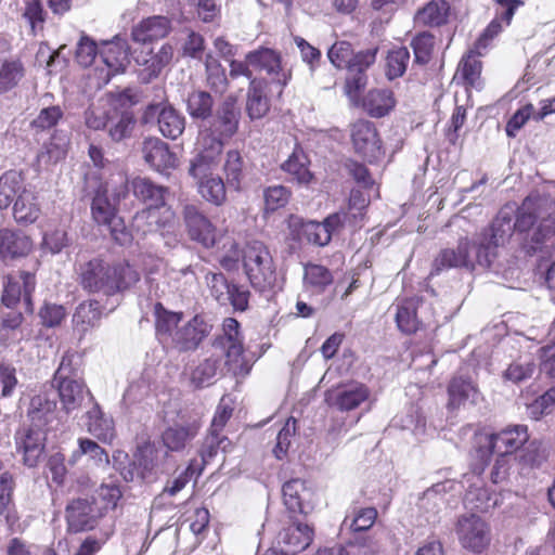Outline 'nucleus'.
Wrapping results in <instances>:
<instances>
[{
	"instance_id": "f257e3e1",
	"label": "nucleus",
	"mask_w": 555,
	"mask_h": 555,
	"mask_svg": "<svg viewBox=\"0 0 555 555\" xmlns=\"http://www.w3.org/2000/svg\"><path fill=\"white\" fill-rule=\"evenodd\" d=\"M79 280L85 291L111 298L134 285L140 274L125 260L109 262L93 258L80 264Z\"/></svg>"
},
{
	"instance_id": "f03ea898",
	"label": "nucleus",
	"mask_w": 555,
	"mask_h": 555,
	"mask_svg": "<svg viewBox=\"0 0 555 555\" xmlns=\"http://www.w3.org/2000/svg\"><path fill=\"white\" fill-rule=\"evenodd\" d=\"M52 386L56 388L62 409L70 414L81 408H89L95 399L77 376V370L73 366V357L65 354L54 374Z\"/></svg>"
},
{
	"instance_id": "7ed1b4c3",
	"label": "nucleus",
	"mask_w": 555,
	"mask_h": 555,
	"mask_svg": "<svg viewBox=\"0 0 555 555\" xmlns=\"http://www.w3.org/2000/svg\"><path fill=\"white\" fill-rule=\"evenodd\" d=\"M493 260L490 245L470 243L468 238H461L456 248L442 249L433 262V272L440 273L452 268L474 270L476 264L488 268Z\"/></svg>"
},
{
	"instance_id": "20e7f679",
	"label": "nucleus",
	"mask_w": 555,
	"mask_h": 555,
	"mask_svg": "<svg viewBox=\"0 0 555 555\" xmlns=\"http://www.w3.org/2000/svg\"><path fill=\"white\" fill-rule=\"evenodd\" d=\"M223 142L210 131H201L193 156L189 160L188 176L193 184L218 175Z\"/></svg>"
},
{
	"instance_id": "39448f33",
	"label": "nucleus",
	"mask_w": 555,
	"mask_h": 555,
	"mask_svg": "<svg viewBox=\"0 0 555 555\" xmlns=\"http://www.w3.org/2000/svg\"><path fill=\"white\" fill-rule=\"evenodd\" d=\"M245 273L254 288L263 292L273 287L276 273L268 247L259 241L249 242L243 250Z\"/></svg>"
},
{
	"instance_id": "423d86ee",
	"label": "nucleus",
	"mask_w": 555,
	"mask_h": 555,
	"mask_svg": "<svg viewBox=\"0 0 555 555\" xmlns=\"http://www.w3.org/2000/svg\"><path fill=\"white\" fill-rule=\"evenodd\" d=\"M548 198L539 193H532L526 197L518 209L516 221L513 222L515 230L519 232L528 231L535 222H540L532 241L537 244L543 243L555 234V227L547 217L545 206Z\"/></svg>"
},
{
	"instance_id": "0eeeda50",
	"label": "nucleus",
	"mask_w": 555,
	"mask_h": 555,
	"mask_svg": "<svg viewBox=\"0 0 555 555\" xmlns=\"http://www.w3.org/2000/svg\"><path fill=\"white\" fill-rule=\"evenodd\" d=\"M215 346L222 350L224 364L233 375L245 376L249 373L251 365L244 356L243 336L235 319L223 320L222 334L216 339Z\"/></svg>"
},
{
	"instance_id": "6e6552de",
	"label": "nucleus",
	"mask_w": 555,
	"mask_h": 555,
	"mask_svg": "<svg viewBox=\"0 0 555 555\" xmlns=\"http://www.w3.org/2000/svg\"><path fill=\"white\" fill-rule=\"evenodd\" d=\"M129 191V184L125 176L118 173L99 190L92 201V216L99 224H111L116 215V205L125 198Z\"/></svg>"
},
{
	"instance_id": "1a4fd4ad",
	"label": "nucleus",
	"mask_w": 555,
	"mask_h": 555,
	"mask_svg": "<svg viewBox=\"0 0 555 555\" xmlns=\"http://www.w3.org/2000/svg\"><path fill=\"white\" fill-rule=\"evenodd\" d=\"M282 60L281 52L267 47H259L246 54L248 64L256 70L266 73L280 92L292 79V69L283 66Z\"/></svg>"
},
{
	"instance_id": "9d476101",
	"label": "nucleus",
	"mask_w": 555,
	"mask_h": 555,
	"mask_svg": "<svg viewBox=\"0 0 555 555\" xmlns=\"http://www.w3.org/2000/svg\"><path fill=\"white\" fill-rule=\"evenodd\" d=\"M351 141L356 153L370 163L378 160L383 155L382 142L373 122L358 120L351 126Z\"/></svg>"
},
{
	"instance_id": "9b49d317",
	"label": "nucleus",
	"mask_w": 555,
	"mask_h": 555,
	"mask_svg": "<svg viewBox=\"0 0 555 555\" xmlns=\"http://www.w3.org/2000/svg\"><path fill=\"white\" fill-rule=\"evenodd\" d=\"M456 533L462 545L474 552H481L490 541L487 524L476 514L459 518Z\"/></svg>"
},
{
	"instance_id": "f8f14e48",
	"label": "nucleus",
	"mask_w": 555,
	"mask_h": 555,
	"mask_svg": "<svg viewBox=\"0 0 555 555\" xmlns=\"http://www.w3.org/2000/svg\"><path fill=\"white\" fill-rule=\"evenodd\" d=\"M183 218L188 234L192 241H195L206 248L216 244V228L210 220L195 206L185 205L183 208Z\"/></svg>"
},
{
	"instance_id": "ddd939ff",
	"label": "nucleus",
	"mask_w": 555,
	"mask_h": 555,
	"mask_svg": "<svg viewBox=\"0 0 555 555\" xmlns=\"http://www.w3.org/2000/svg\"><path fill=\"white\" fill-rule=\"evenodd\" d=\"M36 279L33 273L22 271L18 279L8 276L2 293V304L8 308L14 307L23 296L26 310L33 312L31 294L35 291Z\"/></svg>"
},
{
	"instance_id": "4468645a",
	"label": "nucleus",
	"mask_w": 555,
	"mask_h": 555,
	"mask_svg": "<svg viewBox=\"0 0 555 555\" xmlns=\"http://www.w3.org/2000/svg\"><path fill=\"white\" fill-rule=\"evenodd\" d=\"M155 116H157L158 129L165 138L176 140L183 133L185 119L173 107L162 104H150L144 113V118L147 121Z\"/></svg>"
},
{
	"instance_id": "2eb2a0df",
	"label": "nucleus",
	"mask_w": 555,
	"mask_h": 555,
	"mask_svg": "<svg viewBox=\"0 0 555 555\" xmlns=\"http://www.w3.org/2000/svg\"><path fill=\"white\" fill-rule=\"evenodd\" d=\"M46 435L42 427H23L15 434L17 452L23 454L24 463L34 467L37 465L43 449Z\"/></svg>"
},
{
	"instance_id": "dca6fc26",
	"label": "nucleus",
	"mask_w": 555,
	"mask_h": 555,
	"mask_svg": "<svg viewBox=\"0 0 555 555\" xmlns=\"http://www.w3.org/2000/svg\"><path fill=\"white\" fill-rule=\"evenodd\" d=\"M66 520L69 531L80 532L95 527L99 513L94 503L88 499L73 500L66 506Z\"/></svg>"
},
{
	"instance_id": "f3484780",
	"label": "nucleus",
	"mask_w": 555,
	"mask_h": 555,
	"mask_svg": "<svg viewBox=\"0 0 555 555\" xmlns=\"http://www.w3.org/2000/svg\"><path fill=\"white\" fill-rule=\"evenodd\" d=\"M528 439L527 426L513 425L492 434L489 438V447L492 453L503 456L516 452Z\"/></svg>"
},
{
	"instance_id": "a211bd4d",
	"label": "nucleus",
	"mask_w": 555,
	"mask_h": 555,
	"mask_svg": "<svg viewBox=\"0 0 555 555\" xmlns=\"http://www.w3.org/2000/svg\"><path fill=\"white\" fill-rule=\"evenodd\" d=\"M208 325L199 317H194L183 326L176 330L175 335L167 346L178 351H190L196 349L207 336Z\"/></svg>"
},
{
	"instance_id": "6ab92c4d",
	"label": "nucleus",
	"mask_w": 555,
	"mask_h": 555,
	"mask_svg": "<svg viewBox=\"0 0 555 555\" xmlns=\"http://www.w3.org/2000/svg\"><path fill=\"white\" fill-rule=\"evenodd\" d=\"M287 223L289 233L296 241L306 240L317 246H325L331 242L330 232L322 222L305 221L298 216H291Z\"/></svg>"
},
{
	"instance_id": "aec40b11",
	"label": "nucleus",
	"mask_w": 555,
	"mask_h": 555,
	"mask_svg": "<svg viewBox=\"0 0 555 555\" xmlns=\"http://www.w3.org/2000/svg\"><path fill=\"white\" fill-rule=\"evenodd\" d=\"M314 531L307 525L296 522L284 528L278 538L281 552L285 555H295L305 551L313 541Z\"/></svg>"
},
{
	"instance_id": "412c9836",
	"label": "nucleus",
	"mask_w": 555,
	"mask_h": 555,
	"mask_svg": "<svg viewBox=\"0 0 555 555\" xmlns=\"http://www.w3.org/2000/svg\"><path fill=\"white\" fill-rule=\"evenodd\" d=\"M173 49L169 43L163 44L157 52L152 50L144 52L141 51L135 61L139 65L143 66L140 72V80L149 83L152 79L156 78L164 67H166L172 60Z\"/></svg>"
},
{
	"instance_id": "4be33fe9",
	"label": "nucleus",
	"mask_w": 555,
	"mask_h": 555,
	"mask_svg": "<svg viewBox=\"0 0 555 555\" xmlns=\"http://www.w3.org/2000/svg\"><path fill=\"white\" fill-rule=\"evenodd\" d=\"M514 230L513 208L504 207L499 211L490 228L481 234L477 243L483 242L485 245H490L494 258L495 248L507 242Z\"/></svg>"
},
{
	"instance_id": "5701e85b",
	"label": "nucleus",
	"mask_w": 555,
	"mask_h": 555,
	"mask_svg": "<svg viewBox=\"0 0 555 555\" xmlns=\"http://www.w3.org/2000/svg\"><path fill=\"white\" fill-rule=\"evenodd\" d=\"M142 155L146 164L157 171L172 169L177 166V156L167 143L158 138H146L142 143Z\"/></svg>"
},
{
	"instance_id": "b1692460",
	"label": "nucleus",
	"mask_w": 555,
	"mask_h": 555,
	"mask_svg": "<svg viewBox=\"0 0 555 555\" xmlns=\"http://www.w3.org/2000/svg\"><path fill=\"white\" fill-rule=\"evenodd\" d=\"M173 217L175 214L170 208H165L163 211L154 208H144L134 215L132 229L138 235L144 236L169 227Z\"/></svg>"
},
{
	"instance_id": "393cba45",
	"label": "nucleus",
	"mask_w": 555,
	"mask_h": 555,
	"mask_svg": "<svg viewBox=\"0 0 555 555\" xmlns=\"http://www.w3.org/2000/svg\"><path fill=\"white\" fill-rule=\"evenodd\" d=\"M85 418L89 434L104 443L113 442L116 437L114 420L102 411L96 401L87 409Z\"/></svg>"
},
{
	"instance_id": "a878e982",
	"label": "nucleus",
	"mask_w": 555,
	"mask_h": 555,
	"mask_svg": "<svg viewBox=\"0 0 555 555\" xmlns=\"http://www.w3.org/2000/svg\"><path fill=\"white\" fill-rule=\"evenodd\" d=\"M31 248V240L23 232L8 228L0 229V259L25 257Z\"/></svg>"
},
{
	"instance_id": "bb28decb",
	"label": "nucleus",
	"mask_w": 555,
	"mask_h": 555,
	"mask_svg": "<svg viewBox=\"0 0 555 555\" xmlns=\"http://www.w3.org/2000/svg\"><path fill=\"white\" fill-rule=\"evenodd\" d=\"M133 195L146 205L145 208L165 209L167 188L154 183L147 178L137 177L130 182Z\"/></svg>"
},
{
	"instance_id": "cd10ccee",
	"label": "nucleus",
	"mask_w": 555,
	"mask_h": 555,
	"mask_svg": "<svg viewBox=\"0 0 555 555\" xmlns=\"http://www.w3.org/2000/svg\"><path fill=\"white\" fill-rule=\"evenodd\" d=\"M238 114L240 113L236 108L235 101L232 98H228L219 107L212 127L204 129L203 131L212 132L223 142L224 138H230L236 132L238 125Z\"/></svg>"
},
{
	"instance_id": "c85d7f7f",
	"label": "nucleus",
	"mask_w": 555,
	"mask_h": 555,
	"mask_svg": "<svg viewBox=\"0 0 555 555\" xmlns=\"http://www.w3.org/2000/svg\"><path fill=\"white\" fill-rule=\"evenodd\" d=\"M170 31V21L160 15L151 16L137 24L131 31L135 42L147 43L166 37Z\"/></svg>"
},
{
	"instance_id": "c756f323",
	"label": "nucleus",
	"mask_w": 555,
	"mask_h": 555,
	"mask_svg": "<svg viewBox=\"0 0 555 555\" xmlns=\"http://www.w3.org/2000/svg\"><path fill=\"white\" fill-rule=\"evenodd\" d=\"M370 396L369 388L363 384H352L336 392L330 393L326 398L330 405L340 411H350L366 401Z\"/></svg>"
},
{
	"instance_id": "7c9ffc66",
	"label": "nucleus",
	"mask_w": 555,
	"mask_h": 555,
	"mask_svg": "<svg viewBox=\"0 0 555 555\" xmlns=\"http://www.w3.org/2000/svg\"><path fill=\"white\" fill-rule=\"evenodd\" d=\"M100 56L113 74L125 72L129 64V47L125 39L115 37L105 42L100 51Z\"/></svg>"
},
{
	"instance_id": "2f4dec72",
	"label": "nucleus",
	"mask_w": 555,
	"mask_h": 555,
	"mask_svg": "<svg viewBox=\"0 0 555 555\" xmlns=\"http://www.w3.org/2000/svg\"><path fill=\"white\" fill-rule=\"evenodd\" d=\"M448 406L450 409H457L467 402L470 404H477L480 399V393L474 383L469 378H465L463 376H455L452 378L448 387Z\"/></svg>"
},
{
	"instance_id": "473e14b6",
	"label": "nucleus",
	"mask_w": 555,
	"mask_h": 555,
	"mask_svg": "<svg viewBox=\"0 0 555 555\" xmlns=\"http://www.w3.org/2000/svg\"><path fill=\"white\" fill-rule=\"evenodd\" d=\"M221 372V354H211L201 360L190 372V382L195 388L214 385Z\"/></svg>"
},
{
	"instance_id": "72a5a7b5",
	"label": "nucleus",
	"mask_w": 555,
	"mask_h": 555,
	"mask_svg": "<svg viewBox=\"0 0 555 555\" xmlns=\"http://www.w3.org/2000/svg\"><path fill=\"white\" fill-rule=\"evenodd\" d=\"M197 434L198 426L194 423L188 425H173L164 430L162 440L167 450L180 452L186 448Z\"/></svg>"
},
{
	"instance_id": "f704fd0d",
	"label": "nucleus",
	"mask_w": 555,
	"mask_h": 555,
	"mask_svg": "<svg viewBox=\"0 0 555 555\" xmlns=\"http://www.w3.org/2000/svg\"><path fill=\"white\" fill-rule=\"evenodd\" d=\"M267 82L263 79H251L247 93L246 109L251 119L262 118L270 108L269 99L266 95Z\"/></svg>"
},
{
	"instance_id": "c9c22d12",
	"label": "nucleus",
	"mask_w": 555,
	"mask_h": 555,
	"mask_svg": "<svg viewBox=\"0 0 555 555\" xmlns=\"http://www.w3.org/2000/svg\"><path fill=\"white\" fill-rule=\"evenodd\" d=\"M155 318L156 336L162 344L168 345L178 330L182 313L168 311L160 304H156Z\"/></svg>"
},
{
	"instance_id": "e433bc0d",
	"label": "nucleus",
	"mask_w": 555,
	"mask_h": 555,
	"mask_svg": "<svg viewBox=\"0 0 555 555\" xmlns=\"http://www.w3.org/2000/svg\"><path fill=\"white\" fill-rule=\"evenodd\" d=\"M40 215V207L35 194L26 189L18 194L14 206L13 216L18 223H33Z\"/></svg>"
},
{
	"instance_id": "4c0bfd02",
	"label": "nucleus",
	"mask_w": 555,
	"mask_h": 555,
	"mask_svg": "<svg viewBox=\"0 0 555 555\" xmlns=\"http://www.w3.org/2000/svg\"><path fill=\"white\" fill-rule=\"evenodd\" d=\"M104 309L98 300L79 304L73 317L75 328L86 333L89 328L96 326Z\"/></svg>"
},
{
	"instance_id": "58836bf2",
	"label": "nucleus",
	"mask_w": 555,
	"mask_h": 555,
	"mask_svg": "<svg viewBox=\"0 0 555 555\" xmlns=\"http://www.w3.org/2000/svg\"><path fill=\"white\" fill-rule=\"evenodd\" d=\"M395 106L393 94L388 89L369 91L363 101L364 109L375 118L387 115Z\"/></svg>"
},
{
	"instance_id": "ea45409f",
	"label": "nucleus",
	"mask_w": 555,
	"mask_h": 555,
	"mask_svg": "<svg viewBox=\"0 0 555 555\" xmlns=\"http://www.w3.org/2000/svg\"><path fill=\"white\" fill-rule=\"evenodd\" d=\"M56 402L49 399L46 393H39L31 398L28 416L35 427H42L54 417Z\"/></svg>"
},
{
	"instance_id": "a19ab883",
	"label": "nucleus",
	"mask_w": 555,
	"mask_h": 555,
	"mask_svg": "<svg viewBox=\"0 0 555 555\" xmlns=\"http://www.w3.org/2000/svg\"><path fill=\"white\" fill-rule=\"evenodd\" d=\"M25 76V67L18 57L3 60L0 63V95L18 86Z\"/></svg>"
},
{
	"instance_id": "79ce46f5",
	"label": "nucleus",
	"mask_w": 555,
	"mask_h": 555,
	"mask_svg": "<svg viewBox=\"0 0 555 555\" xmlns=\"http://www.w3.org/2000/svg\"><path fill=\"white\" fill-rule=\"evenodd\" d=\"M308 164L309 160L305 152L301 149H295L292 155L282 164V169L299 184H307L312 179Z\"/></svg>"
},
{
	"instance_id": "37998d69",
	"label": "nucleus",
	"mask_w": 555,
	"mask_h": 555,
	"mask_svg": "<svg viewBox=\"0 0 555 555\" xmlns=\"http://www.w3.org/2000/svg\"><path fill=\"white\" fill-rule=\"evenodd\" d=\"M283 501L291 513H306L304 499L307 492L306 482L299 478L286 481L282 488Z\"/></svg>"
},
{
	"instance_id": "c03bdc74",
	"label": "nucleus",
	"mask_w": 555,
	"mask_h": 555,
	"mask_svg": "<svg viewBox=\"0 0 555 555\" xmlns=\"http://www.w3.org/2000/svg\"><path fill=\"white\" fill-rule=\"evenodd\" d=\"M198 194L208 203L221 206L227 199V189L223 179L217 175L193 184Z\"/></svg>"
},
{
	"instance_id": "a18cd8bd",
	"label": "nucleus",
	"mask_w": 555,
	"mask_h": 555,
	"mask_svg": "<svg viewBox=\"0 0 555 555\" xmlns=\"http://www.w3.org/2000/svg\"><path fill=\"white\" fill-rule=\"evenodd\" d=\"M377 518V511L374 507L353 509L341 522V531L361 532L369 530Z\"/></svg>"
},
{
	"instance_id": "49530a36",
	"label": "nucleus",
	"mask_w": 555,
	"mask_h": 555,
	"mask_svg": "<svg viewBox=\"0 0 555 555\" xmlns=\"http://www.w3.org/2000/svg\"><path fill=\"white\" fill-rule=\"evenodd\" d=\"M450 5L446 0H431L416 14L420 24L440 26L447 22Z\"/></svg>"
},
{
	"instance_id": "de8ad7c7",
	"label": "nucleus",
	"mask_w": 555,
	"mask_h": 555,
	"mask_svg": "<svg viewBox=\"0 0 555 555\" xmlns=\"http://www.w3.org/2000/svg\"><path fill=\"white\" fill-rule=\"evenodd\" d=\"M23 189V178L20 172L11 170L3 173L0 177V210L8 208Z\"/></svg>"
},
{
	"instance_id": "09e8293b",
	"label": "nucleus",
	"mask_w": 555,
	"mask_h": 555,
	"mask_svg": "<svg viewBox=\"0 0 555 555\" xmlns=\"http://www.w3.org/2000/svg\"><path fill=\"white\" fill-rule=\"evenodd\" d=\"M333 282L331 271L321 264L309 263L305 267L304 284L315 293H322Z\"/></svg>"
},
{
	"instance_id": "8fccbe9b",
	"label": "nucleus",
	"mask_w": 555,
	"mask_h": 555,
	"mask_svg": "<svg viewBox=\"0 0 555 555\" xmlns=\"http://www.w3.org/2000/svg\"><path fill=\"white\" fill-rule=\"evenodd\" d=\"M205 70L208 87L218 93L225 92L229 85L225 69L211 54H207L205 57Z\"/></svg>"
},
{
	"instance_id": "3c124183",
	"label": "nucleus",
	"mask_w": 555,
	"mask_h": 555,
	"mask_svg": "<svg viewBox=\"0 0 555 555\" xmlns=\"http://www.w3.org/2000/svg\"><path fill=\"white\" fill-rule=\"evenodd\" d=\"M212 106L214 100L206 91H193L186 99V111L192 118H208L211 115Z\"/></svg>"
},
{
	"instance_id": "603ef678",
	"label": "nucleus",
	"mask_w": 555,
	"mask_h": 555,
	"mask_svg": "<svg viewBox=\"0 0 555 555\" xmlns=\"http://www.w3.org/2000/svg\"><path fill=\"white\" fill-rule=\"evenodd\" d=\"M227 183L234 191H241L244 179L243 158L237 151H229L223 165Z\"/></svg>"
},
{
	"instance_id": "864d4df0",
	"label": "nucleus",
	"mask_w": 555,
	"mask_h": 555,
	"mask_svg": "<svg viewBox=\"0 0 555 555\" xmlns=\"http://www.w3.org/2000/svg\"><path fill=\"white\" fill-rule=\"evenodd\" d=\"M444 503V485L437 483L424 491L423 495L420 498L418 507L427 515V519L429 520L430 517L437 515Z\"/></svg>"
},
{
	"instance_id": "5fc2aeb1",
	"label": "nucleus",
	"mask_w": 555,
	"mask_h": 555,
	"mask_svg": "<svg viewBox=\"0 0 555 555\" xmlns=\"http://www.w3.org/2000/svg\"><path fill=\"white\" fill-rule=\"evenodd\" d=\"M396 321L401 332L413 334L417 331L420 322L416 315V301L414 299H405L398 305Z\"/></svg>"
},
{
	"instance_id": "6e6d98bb",
	"label": "nucleus",
	"mask_w": 555,
	"mask_h": 555,
	"mask_svg": "<svg viewBox=\"0 0 555 555\" xmlns=\"http://www.w3.org/2000/svg\"><path fill=\"white\" fill-rule=\"evenodd\" d=\"M479 55L475 46L460 63L459 73L465 82L472 87H479L480 85L481 62L477 59Z\"/></svg>"
},
{
	"instance_id": "4d7b16f0",
	"label": "nucleus",
	"mask_w": 555,
	"mask_h": 555,
	"mask_svg": "<svg viewBox=\"0 0 555 555\" xmlns=\"http://www.w3.org/2000/svg\"><path fill=\"white\" fill-rule=\"evenodd\" d=\"M410 61V52L405 47H399L390 50L386 57V76L389 79L401 77Z\"/></svg>"
},
{
	"instance_id": "13d9d810",
	"label": "nucleus",
	"mask_w": 555,
	"mask_h": 555,
	"mask_svg": "<svg viewBox=\"0 0 555 555\" xmlns=\"http://www.w3.org/2000/svg\"><path fill=\"white\" fill-rule=\"evenodd\" d=\"M230 447L231 441L227 437L209 430L199 451L203 463L208 464L218 454L219 450L227 452Z\"/></svg>"
},
{
	"instance_id": "bf43d9fd",
	"label": "nucleus",
	"mask_w": 555,
	"mask_h": 555,
	"mask_svg": "<svg viewBox=\"0 0 555 555\" xmlns=\"http://www.w3.org/2000/svg\"><path fill=\"white\" fill-rule=\"evenodd\" d=\"M411 46L414 51L415 62L427 64L435 47V37L428 31L420 33L413 38Z\"/></svg>"
},
{
	"instance_id": "052dcab7",
	"label": "nucleus",
	"mask_w": 555,
	"mask_h": 555,
	"mask_svg": "<svg viewBox=\"0 0 555 555\" xmlns=\"http://www.w3.org/2000/svg\"><path fill=\"white\" fill-rule=\"evenodd\" d=\"M206 283L216 300L221 305H227L233 284L229 283L225 276L220 272H208L206 274Z\"/></svg>"
},
{
	"instance_id": "680f3d73",
	"label": "nucleus",
	"mask_w": 555,
	"mask_h": 555,
	"mask_svg": "<svg viewBox=\"0 0 555 555\" xmlns=\"http://www.w3.org/2000/svg\"><path fill=\"white\" fill-rule=\"evenodd\" d=\"M369 197L360 190H352L349 197L348 210L350 227H358L364 217V211L369 206Z\"/></svg>"
},
{
	"instance_id": "e2e57ef3",
	"label": "nucleus",
	"mask_w": 555,
	"mask_h": 555,
	"mask_svg": "<svg viewBox=\"0 0 555 555\" xmlns=\"http://www.w3.org/2000/svg\"><path fill=\"white\" fill-rule=\"evenodd\" d=\"M79 449L74 453V456L77 455H87L90 460H92L96 465H107L108 454L106 451L100 447L95 441L88 438H80L78 440Z\"/></svg>"
},
{
	"instance_id": "0e129e2a",
	"label": "nucleus",
	"mask_w": 555,
	"mask_h": 555,
	"mask_svg": "<svg viewBox=\"0 0 555 555\" xmlns=\"http://www.w3.org/2000/svg\"><path fill=\"white\" fill-rule=\"evenodd\" d=\"M296 423L294 417L287 418L284 426L278 433L276 444L273 448V454L276 459L282 460L287 454L291 440L296 433Z\"/></svg>"
},
{
	"instance_id": "69168bd1",
	"label": "nucleus",
	"mask_w": 555,
	"mask_h": 555,
	"mask_svg": "<svg viewBox=\"0 0 555 555\" xmlns=\"http://www.w3.org/2000/svg\"><path fill=\"white\" fill-rule=\"evenodd\" d=\"M289 195V191L283 185L269 186L263 193L266 209L275 211L284 207L288 203Z\"/></svg>"
},
{
	"instance_id": "338daca9",
	"label": "nucleus",
	"mask_w": 555,
	"mask_h": 555,
	"mask_svg": "<svg viewBox=\"0 0 555 555\" xmlns=\"http://www.w3.org/2000/svg\"><path fill=\"white\" fill-rule=\"evenodd\" d=\"M66 155L65 141L54 142L51 141L46 143L42 150L37 155V162L39 165L55 164Z\"/></svg>"
},
{
	"instance_id": "774afa93",
	"label": "nucleus",
	"mask_w": 555,
	"mask_h": 555,
	"mask_svg": "<svg viewBox=\"0 0 555 555\" xmlns=\"http://www.w3.org/2000/svg\"><path fill=\"white\" fill-rule=\"evenodd\" d=\"M352 54L351 44L347 41L335 42L327 52L328 60L337 68L347 67Z\"/></svg>"
}]
</instances>
